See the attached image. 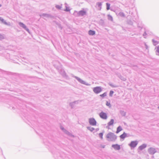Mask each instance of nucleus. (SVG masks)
Listing matches in <instances>:
<instances>
[{
	"mask_svg": "<svg viewBox=\"0 0 159 159\" xmlns=\"http://www.w3.org/2000/svg\"><path fill=\"white\" fill-rule=\"evenodd\" d=\"M107 138L109 140H115L116 139V136L113 133L110 132L108 133L106 136Z\"/></svg>",
	"mask_w": 159,
	"mask_h": 159,
	"instance_id": "obj_1",
	"label": "nucleus"
},
{
	"mask_svg": "<svg viewBox=\"0 0 159 159\" xmlns=\"http://www.w3.org/2000/svg\"><path fill=\"white\" fill-rule=\"evenodd\" d=\"M102 91V88L100 87H96L93 88V91L96 93H98Z\"/></svg>",
	"mask_w": 159,
	"mask_h": 159,
	"instance_id": "obj_2",
	"label": "nucleus"
},
{
	"mask_svg": "<svg viewBox=\"0 0 159 159\" xmlns=\"http://www.w3.org/2000/svg\"><path fill=\"white\" fill-rule=\"evenodd\" d=\"M99 116L101 118L104 119H106L107 118V116L106 113L103 112H101L100 113Z\"/></svg>",
	"mask_w": 159,
	"mask_h": 159,
	"instance_id": "obj_3",
	"label": "nucleus"
},
{
	"mask_svg": "<svg viewBox=\"0 0 159 159\" xmlns=\"http://www.w3.org/2000/svg\"><path fill=\"white\" fill-rule=\"evenodd\" d=\"M89 122L90 124L93 125H95L96 124V122L94 118H91L89 119Z\"/></svg>",
	"mask_w": 159,
	"mask_h": 159,
	"instance_id": "obj_4",
	"label": "nucleus"
},
{
	"mask_svg": "<svg viewBox=\"0 0 159 159\" xmlns=\"http://www.w3.org/2000/svg\"><path fill=\"white\" fill-rule=\"evenodd\" d=\"M138 143L136 141H132L129 144V145L131 148H134L137 145Z\"/></svg>",
	"mask_w": 159,
	"mask_h": 159,
	"instance_id": "obj_5",
	"label": "nucleus"
},
{
	"mask_svg": "<svg viewBox=\"0 0 159 159\" xmlns=\"http://www.w3.org/2000/svg\"><path fill=\"white\" fill-rule=\"evenodd\" d=\"M112 146L116 150H119L120 149V146L117 144L112 145Z\"/></svg>",
	"mask_w": 159,
	"mask_h": 159,
	"instance_id": "obj_6",
	"label": "nucleus"
},
{
	"mask_svg": "<svg viewBox=\"0 0 159 159\" xmlns=\"http://www.w3.org/2000/svg\"><path fill=\"white\" fill-rule=\"evenodd\" d=\"M19 24L23 28L25 29L28 32H29V30L26 28V26L25 24L21 22L19 23Z\"/></svg>",
	"mask_w": 159,
	"mask_h": 159,
	"instance_id": "obj_7",
	"label": "nucleus"
},
{
	"mask_svg": "<svg viewBox=\"0 0 159 159\" xmlns=\"http://www.w3.org/2000/svg\"><path fill=\"white\" fill-rule=\"evenodd\" d=\"M86 13V12L84 11H81L79 12V14L80 16H83L85 15Z\"/></svg>",
	"mask_w": 159,
	"mask_h": 159,
	"instance_id": "obj_8",
	"label": "nucleus"
},
{
	"mask_svg": "<svg viewBox=\"0 0 159 159\" xmlns=\"http://www.w3.org/2000/svg\"><path fill=\"white\" fill-rule=\"evenodd\" d=\"M146 147V144H143L142 145L140 146L139 147V149L140 150H142L145 148Z\"/></svg>",
	"mask_w": 159,
	"mask_h": 159,
	"instance_id": "obj_9",
	"label": "nucleus"
},
{
	"mask_svg": "<svg viewBox=\"0 0 159 159\" xmlns=\"http://www.w3.org/2000/svg\"><path fill=\"white\" fill-rule=\"evenodd\" d=\"M127 136V134L125 133L124 132L120 136V138L124 139Z\"/></svg>",
	"mask_w": 159,
	"mask_h": 159,
	"instance_id": "obj_10",
	"label": "nucleus"
},
{
	"mask_svg": "<svg viewBox=\"0 0 159 159\" xmlns=\"http://www.w3.org/2000/svg\"><path fill=\"white\" fill-rule=\"evenodd\" d=\"M95 32L94 31L90 30L89 31V35H93L95 34Z\"/></svg>",
	"mask_w": 159,
	"mask_h": 159,
	"instance_id": "obj_11",
	"label": "nucleus"
},
{
	"mask_svg": "<svg viewBox=\"0 0 159 159\" xmlns=\"http://www.w3.org/2000/svg\"><path fill=\"white\" fill-rule=\"evenodd\" d=\"M114 122V120L113 119H111L110 121L108 123V126H110L113 125Z\"/></svg>",
	"mask_w": 159,
	"mask_h": 159,
	"instance_id": "obj_12",
	"label": "nucleus"
},
{
	"mask_svg": "<svg viewBox=\"0 0 159 159\" xmlns=\"http://www.w3.org/2000/svg\"><path fill=\"white\" fill-rule=\"evenodd\" d=\"M122 130V128L120 126H119L118 127L117 129V130L116 131V133H118L120 132Z\"/></svg>",
	"mask_w": 159,
	"mask_h": 159,
	"instance_id": "obj_13",
	"label": "nucleus"
},
{
	"mask_svg": "<svg viewBox=\"0 0 159 159\" xmlns=\"http://www.w3.org/2000/svg\"><path fill=\"white\" fill-rule=\"evenodd\" d=\"M108 19L111 21L113 20V18L110 15H108Z\"/></svg>",
	"mask_w": 159,
	"mask_h": 159,
	"instance_id": "obj_14",
	"label": "nucleus"
},
{
	"mask_svg": "<svg viewBox=\"0 0 159 159\" xmlns=\"http://www.w3.org/2000/svg\"><path fill=\"white\" fill-rule=\"evenodd\" d=\"M106 96L107 93H104L103 94L100 95V96L102 98H104V97H106Z\"/></svg>",
	"mask_w": 159,
	"mask_h": 159,
	"instance_id": "obj_15",
	"label": "nucleus"
},
{
	"mask_svg": "<svg viewBox=\"0 0 159 159\" xmlns=\"http://www.w3.org/2000/svg\"><path fill=\"white\" fill-rule=\"evenodd\" d=\"M107 9V10H109L110 9V4L108 3H106Z\"/></svg>",
	"mask_w": 159,
	"mask_h": 159,
	"instance_id": "obj_16",
	"label": "nucleus"
},
{
	"mask_svg": "<svg viewBox=\"0 0 159 159\" xmlns=\"http://www.w3.org/2000/svg\"><path fill=\"white\" fill-rule=\"evenodd\" d=\"M119 15L120 16L124 17L125 16V14L123 12H120L119 13Z\"/></svg>",
	"mask_w": 159,
	"mask_h": 159,
	"instance_id": "obj_17",
	"label": "nucleus"
},
{
	"mask_svg": "<svg viewBox=\"0 0 159 159\" xmlns=\"http://www.w3.org/2000/svg\"><path fill=\"white\" fill-rule=\"evenodd\" d=\"M100 137L102 139L103 138V134L102 133H100L99 134Z\"/></svg>",
	"mask_w": 159,
	"mask_h": 159,
	"instance_id": "obj_18",
	"label": "nucleus"
},
{
	"mask_svg": "<svg viewBox=\"0 0 159 159\" xmlns=\"http://www.w3.org/2000/svg\"><path fill=\"white\" fill-rule=\"evenodd\" d=\"M106 105L107 106H109V107H111L110 103L109 102H107Z\"/></svg>",
	"mask_w": 159,
	"mask_h": 159,
	"instance_id": "obj_19",
	"label": "nucleus"
},
{
	"mask_svg": "<svg viewBox=\"0 0 159 159\" xmlns=\"http://www.w3.org/2000/svg\"><path fill=\"white\" fill-rule=\"evenodd\" d=\"M97 5L98 6V7H101L102 5V3L101 2H99L97 3Z\"/></svg>",
	"mask_w": 159,
	"mask_h": 159,
	"instance_id": "obj_20",
	"label": "nucleus"
},
{
	"mask_svg": "<svg viewBox=\"0 0 159 159\" xmlns=\"http://www.w3.org/2000/svg\"><path fill=\"white\" fill-rule=\"evenodd\" d=\"M114 93V92L113 91H110V95L111 96H112V94H113V93Z\"/></svg>",
	"mask_w": 159,
	"mask_h": 159,
	"instance_id": "obj_21",
	"label": "nucleus"
},
{
	"mask_svg": "<svg viewBox=\"0 0 159 159\" xmlns=\"http://www.w3.org/2000/svg\"><path fill=\"white\" fill-rule=\"evenodd\" d=\"M157 51L158 52H159V46L157 47Z\"/></svg>",
	"mask_w": 159,
	"mask_h": 159,
	"instance_id": "obj_22",
	"label": "nucleus"
},
{
	"mask_svg": "<svg viewBox=\"0 0 159 159\" xmlns=\"http://www.w3.org/2000/svg\"><path fill=\"white\" fill-rule=\"evenodd\" d=\"M3 36L2 35L0 34V39H3Z\"/></svg>",
	"mask_w": 159,
	"mask_h": 159,
	"instance_id": "obj_23",
	"label": "nucleus"
},
{
	"mask_svg": "<svg viewBox=\"0 0 159 159\" xmlns=\"http://www.w3.org/2000/svg\"><path fill=\"white\" fill-rule=\"evenodd\" d=\"M91 131H92L93 130H94V129L93 128H92L91 129H89Z\"/></svg>",
	"mask_w": 159,
	"mask_h": 159,
	"instance_id": "obj_24",
	"label": "nucleus"
},
{
	"mask_svg": "<svg viewBox=\"0 0 159 159\" xmlns=\"http://www.w3.org/2000/svg\"><path fill=\"white\" fill-rule=\"evenodd\" d=\"M2 21H3L4 20L3 19H2Z\"/></svg>",
	"mask_w": 159,
	"mask_h": 159,
	"instance_id": "obj_25",
	"label": "nucleus"
}]
</instances>
